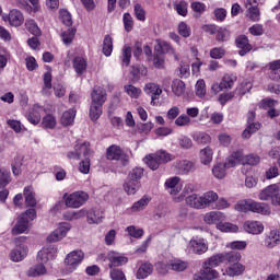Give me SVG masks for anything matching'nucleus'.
Listing matches in <instances>:
<instances>
[{"instance_id": "nucleus-52", "label": "nucleus", "mask_w": 280, "mask_h": 280, "mask_svg": "<svg viewBox=\"0 0 280 280\" xmlns=\"http://www.w3.org/2000/svg\"><path fill=\"white\" fill-rule=\"evenodd\" d=\"M177 32L182 38H189V36H191V26H189L187 22H179Z\"/></svg>"}, {"instance_id": "nucleus-50", "label": "nucleus", "mask_w": 280, "mask_h": 280, "mask_svg": "<svg viewBox=\"0 0 280 280\" xmlns=\"http://www.w3.org/2000/svg\"><path fill=\"white\" fill-rule=\"evenodd\" d=\"M247 12L249 14V20L253 21V23H257L261 21V11L259 10L258 5H252L247 9Z\"/></svg>"}, {"instance_id": "nucleus-16", "label": "nucleus", "mask_w": 280, "mask_h": 280, "mask_svg": "<svg viewBox=\"0 0 280 280\" xmlns=\"http://www.w3.org/2000/svg\"><path fill=\"white\" fill-rule=\"evenodd\" d=\"M71 230L68 223H62L58 229H56L48 237L47 242H60V240L67 237V233Z\"/></svg>"}, {"instance_id": "nucleus-25", "label": "nucleus", "mask_w": 280, "mask_h": 280, "mask_svg": "<svg viewBox=\"0 0 280 280\" xmlns=\"http://www.w3.org/2000/svg\"><path fill=\"white\" fill-rule=\"evenodd\" d=\"M152 202V197L149 195H143L142 198L129 208L130 213H138V211H143Z\"/></svg>"}, {"instance_id": "nucleus-22", "label": "nucleus", "mask_w": 280, "mask_h": 280, "mask_svg": "<svg viewBox=\"0 0 280 280\" xmlns=\"http://www.w3.org/2000/svg\"><path fill=\"white\" fill-rule=\"evenodd\" d=\"M195 167H196V165L194 164V162L188 161V160H180V161L176 162V164H175L176 173L182 176L189 174V172L195 170Z\"/></svg>"}, {"instance_id": "nucleus-46", "label": "nucleus", "mask_w": 280, "mask_h": 280, "mask_svg": "<svg viewBox=\"0 0 280 280\" xmlns=\"http://www.w3.org/2000/svg\"><path fill=\"white\" fill-rule=\"evenodd\" d=\"M104 105H97L95 103H91L90 106V118L92 121H97L100 117H102V108Z\"/></svg>"}, {"instance_id": "nucleus-28", "label": "nucleus", "mask_w": 280, "mask_h": 280, "mask_svg": "<svg viewBox=\"0 0 280 280\" xmlns=\"http://www.w3.org/2000/svg\"><path fill=\"white\" fill-rule=\"evenodd\" d=\"M121 154H124V150L117 144H112L106 150L107 161H119V159H121Z\"/></svg>"}, {"instance_id": "nucleus-43", "label": "nucleus", "mask_w": 280, "mask_h": 280, "mask_svg": "<svg viewBox=\"0 0 280 280\" xmlns=\"http://www.w3.org/2000/svg\"><path fill=\"white\" fill-rule=\"evenodd\" d=\"M120 60L122 67H130V60H132V47L124 46Z\"/></svg>"}, {"instance_id": "nucleus-44", "label": "nucleus", "mask_w": 280, "mask_h": 280, "mask_svg": "<svg viewBox=\"0 0 280 280\" xmlns=\"http://www.w3.org/2000/svg\"><path fill=\"white\" fill-rule=\"evenodd\" d=\"M131 75L133 80H140L141 78L148 75V68L144 66H132Z\"/></svg>"}, {"instance_id": "nucleus-29", "label": "nucleus", "mask_w": 280, "mask_h": 280, "mask_svg": "<svg viewBox=\"0 0 280 280\" xmlns=\"http://www.w3.org/2000/svg\"><path fill=\"white\" fill-rule=\"evenodd\" d=\"M154 266L151 262H143L136 272L137 279H148L152 275Z\"/></svg>"}, {"instance_id": "nucleus-24", "label": "nucleus", "mask_w": 280, "mask_h": 280, "mask_svg": "<svg viewBox=\"0 0 280 280\" xmlns=\"http://www.w3.org/2000/svg\"><path fill=\"white\" fill-rule=\"evenodd\" d=\"M225 220H226V215H224V213L218 212V211L208 212L203 217V222H206V224H220L221 222H224Z\"/></svg>"}, {"instance_id": "nucleus-9", "label": "nucleus", "mask_w": 280, "mask_h": 280, "mask_svg": "<svg viewBox=\"0 0 280 280\" xmlns=\"http://www.w3.org/2000/svg\"><path fill=\"white\" fill-rule=\"evenodd\" d=\"M218 277H220V272L203 262L202 268L194 275V280H213L218 279Z\"/></svg>"}, {"instance_id": "nucleus-15", "label": "nucleus", "mask_w": 280, "mask_h": 280, "mask_svg": "<svg viewBox=\"0 0 280 280\" xmlns=\"http://www.w3.org/2000/svg\"><path fill=\"white\" fill-rule=\"evenodd\" d=\"M164 187L171 196H178L179 191H183V184H180V177L174 176L165 180Z\"/></svg>"}, {"instance_id": "nucleus-60", "label": "nucleus", "mask_w": 280, "mask_h": 280, "mask_svg": "<svg viewBox=\"0 0 280 280\" xmlns=\"http://www.w3.org/2000/svg\"><path fill=\"white\" fill-rule=\"evenodd\" d=\"M10 172L7 168H0V189L8 187L10 185Z\"/></svg>"}, {"instance_id": "nucleus-61", "label": "nucleus", "mask_w": 280, "mask_h": 280, "mask_svg": "<svg viewBox=\"0 0 280 280\" xmlns=\"http://www.w3.org/2000/svg\"><path fill=\"white\" fill-rule=\"evenodd\" d=\"M195 91L197 97H205V95H207V83L205 82V80L200 79L197 81L195 85Z\"/></svg>"}, {"instance_id": "nucleus-30", "label": "nucleus", "mask_w": 280, "mask_h": 280, "mask_svg": "<svg viewBox=\"0 0 280 280\" xmlns=\"http://www.w3.org/2000/svg\"><path fill=\"white\" fill-rule=\"evenodd\" d=\"M277 244H280V231L272 230L266 236L265 245L267 246V248H275V246H277Z\"/></svg>"}, {"instance_id": "nucleus-14", "label": "nucleus", "mask_w": 280, "mask_h": 280, "mask_svg": "<svg viewBox=\"0 0 280 280\" xmlns=\"http://www.w3.org/2000/svg\"><path fill=\"white\" fill-rule=\"evenodd\" d=\"M45 113H47V109H45L44 106L35 104L33 105L32 109L27 114V120L33 126H38Z\"/></svg>"}, {"instance_id": "nucleus-5", "label": "nucleus", "mask_w": 280, "mask_h": 280, "mask_svg": "<svg viewBox=\"0 0 280 280\" xmlns=\"http://www.w3.org/2000/svg\"><path fill=\"white\" fill-rule=\"evenodd\" d=\"M170 161H174V155L167 153L166 151H159L155 154H150L144 158V163H147L150 170H159L160 165L163 163H170Z\"/></svg>"}, {"instance_id": "nucleus-10", "label": "nucleus", "mask_w": 280, "mask_h": 280, "mask_svg": "<svg viewBox=\"0 0 280 280\" xmlns=\"http://www.w3.org/2000/svg\"><path fill=\"white\" fill-rule=\"evenodd\" d=\"M106 259L108 262L109 268H119L121 266H126L128 264V257L126 255L110 250L108 252Z\"/></svg>"}, {"instance_id": "nucleus-47", "label": "nucleus", "mask_w": 280, "mask_h": 280, "mask_svg": "<svg viewBox=\"0 0 280 280\" xmlns=\"http://www.w3.org/2000/svg\"><path fill=\"white\" fill-rule=\"evenodd\" d=\"M153 65L155 69H164L165 67V54L162 50H158L153 56Z\"/></svg>"}, {"instance_id": "nucleus-39", "label": "nucleus", "mask_w": 280, "mask_h": 280, "mask_svg": "<svg viewBox=\"0 0 280 280\" xmlns=\"http://www.w3.org/2000/svg\"><path fill=\"white\" fill-rule=\"evenodd\" d=\"M242 260V254H240V252H228V253H223V261H226L228 264L234 265V264H240V261Z\"/></svg>"}, {"instance_id": "nucleus-6", "label": "nucleus", "mask_w": 280, "mask_h": 280, "mask_svg": "<svg viewBox=\"0 0 280 280\" xmlns=\"http://www.w3.org/2000/svg\"><path fill=\"white\" fill-rule=\"evenodd\" d=\"M66 207H69L70 209H80L83 205H86L89 201V194L82 190L74 191L67 196L65 194L63 196Z\"/></svg>"}, {"instance_id": "nucleus-17", "label": "nucleus", "mask_w": 280, "mask_h": 280, "mask_svg": "<svg viewBox=\"0 0 280 280\" xmlns=\"http://www.w3.org/2000/svg\"><path fill=\"white\" fill-rule=\"evenodd\" d=\"M106 89L102 86H94L91 93L92 104L104 106L106 104Z\"/></svg>"}, {"instance_id": "nucleus-62", "label": "nucleus", "mask_w": 280, "mask_h": 280, "mask_svg": "<svg viewBox=\"0 0 280 280\" xmlns=\"http://www.w3.org/2000/svg\"><path fill=\"white\" fill-rule=\"evenodd\" d=\"M235 78H233V75L231 74H224L220 81L221 86L224 89H233L234 84H235Z\"/></svg>"}, {"instance_id": "nucleus-38", "label": "nucleus", "mask_w": 280, "mask_h": 280, "mask_svg": "<svg viewBox=\"0 0 280 280\" xmlns=\"http://www.w3.org/2000/svg\"><path fill=\"white\" fill-rule=\"evenodd\" d=\"M258 130H261V122H250L242 132V138L250 139Z\"/></svg>"}, {"instance_id": "nucleus-57", "label": "nucleus", "mask_w": 280, "mask_h": 280, "mask_svg": "<svg viewBox=\"0 0 280 280\" xmlns=\"http://www.w3.org/2000/svg\"><path fill=\"white\" fill-rule=\"evenodd\" d=\"M226 56V49L224 47H214L210 49V58L212 60H222Z\"/></svg>"}, {"instance_id": "nucleus-37", "label": "nucleus", "mask_w": 280, "mask_h": 280, "mask_svg": "<svg viewBox=\"0 0 280 280\" xmlns=\"http://www.w3.org/2000/svg\"><path fill=\"white\" fill-rule=\"evenodd\" d=\"M72 67L78 75H82L86 71V59L84 57H74Z\"/></svg>"}, {"instance_id": "nucleus-23", "label": "nucleus", "mask_w": 280, "mask_h": 280, "mask_svg": "<svg viewBox=\"0 0 280 280\" xmlns=\"http://www.w3.org/2000/svg\"><path fill=\"white\" fill-rule=\"evenodd\" d=\"M243 229L246 233H250L252 235H260V233H264V224L259 221H246Z\"/></svg>"}, {"instance_id": "nucleus-49", "label": "nucleus", "mask_w": 280, "mask_h": 280, "mask_svg": "<svg viewBox=\"0 0 280 280\" xmlns=\"http://www.w3.org/2000/svg\"><path fill=\"white\" fill-rule=\"evenodd\" d=\"M25 27L33 36H40L43 33L34 20H26Z\"/></svg>"}, {"instance_id": "nucleus-54", "label": "nucleus", "mask_w": 280, "mask_h": 280, "mask_svg": "<svg viewBox=\"0 0 280 280\" xmlns=\"http://www.w3.org/2000/svg\"><path fill=\"white\" fill-rule=\"evenodd\" d=\"M75 32H78V30L68 28L61 34V38L65 45H71V43H73V39L75 38Z\"/></svg>"}, {"instance_id": "nucleus-36", "label": "nucleus", "mask_w": 280, "mask_h": 280, "mask_svg": "<svg viewBox=\"0 0 280 280\" xmlns=\"http://www.w3.org/2000/svg\"><path fill=\"white\" fill-rule=\"evenodd\" d=\"M244 270H246V267L240 262H235L232 266H229L225 269V272L228 277H240V275L244 273Z\"/></svg>"}, {"instance_id": "nucleus-11", "label": "nucleus", "mask_w": 280, "mask_h": 280, "mask_svg": "<svg viewBox=\"0 0 280 280\" xmlns=\"http://www.w3.org/2000/svg\"><path fill=\"white\" fill-rule=\"evenodd\" d=\"M235 47L238 50V56H246L247 54H250L253 51V44H250V39H248V36L246 35H238L235 38Z\"/></svg>"}, {"instance_id": "nucleus-20", "label": "nucleus", "mask_w": 280, "mask_h": 280, "mask_svg": "<svg viewBox=\"0 0 280 280\" xmlns=\"http://www.w3.org/2000/svg\"><path fill=\"white\" fill-rule=\"evenodd\" d=\"M244 161V152L242 150H237L231 153L230 156L225 160L224 164L228 170H231V167H235V165L241 164L243 165Z\"/></svg>"}, {"instance_id": "nucleus-8", "label": "nucleus", "mask_w": 280, "mask_h": 280, "mask_svg": "<svg viewBox=\"0 0 280 280\" xmlns=\"http://www.w3.org/2000/svg\"><path fill=\"white\" fill-rule=\"evenodd\" d=\"M189 248L194 255H205L209 250V243L200 236H192L189 241Z\"/></svg>"}, {"instance_id": "nucleus-26", "label": "nucleus", "mask_w": 280, "mask_h": 280, "mask_svg": "<svg viewBox=\"0 0 280 280\" xmlns=\"http://www.w3.org/2000/svg\"><path fill=\"white\" fill-rule=\"evenodd\" d=\"M9 23L13 27H21L25 23V16H23L21 11L13 9L9 13Z\"/></svg>"}, {"instance_id": "nucleus-33", "label": "nucleus", "mask_w": 280, "mask_h": 280, "mask_svg": "<svg viewBox=\"0 0 280 280\" xmlns=\"http://www.w3.org/2000/svg\"><path fill=\"white\" fill-rule=\"evenodd\" d=\"M171 89L176 97H183L185 95V82L180 79H174Z\"/></svg>"}, {"instance_id": "nucleus-12", "label": "nucleus", "mask_w": 280, "mask_h": 280, "mask_svg": "<svg viewBox=\"0 0 280 280\" xmlns=\"http://www.w3.org/2000/svg\"><path fill=\"white\" fill-rule=\"evenodd\" d=\"M83 156H91V148L89 143L83 142L74 147V151H69L67 158L73 161H80Z\"/></svg>"}, {"instance_id": "nucleus-63", "label": "nucleus", "mask_w": 280, "mask_h": 280, "mask_svg": "<svg viewBox=\"0 0 280 280\" xmlns=\"http://www.w3.org/2000/svg\"><path fill=\"white\" fill-rule=\"evenodd\" d=\"M260 161H261V158L253 153L246 156L243 155V165H258Z\"/></svg>"}, {"instance_id": "nucleus-56", "label": "nucleus", "mask_w": 280, "mask_h": 280, "mask_svg": "<svg viewBox=\"0 0 280 280\" xmlns=\"http://www.w3.org/2000/svg\"><path fill=\"white\" fill-rule=\"evenodd\" d=\"M226 170L229 168L225 166V164L220 163L213 166L212 174L215 178L222 179L224 176H226Z\"/></svg>"}, {"instance_id": "nucleus-7", "label": "nucleus", "mask_w": 280, "mask_h": 280, "mask_svg": "<svg viewBox=\"0 0 280 280\" xmlns=\"http://www.w3.org/2000/svg\"><path fill=\"white\" fill-rule=\"evenodd\" d=\"M25 240H27L25 236H19L15 238V248L10 253L11 261H23V259L27 257L28 249L27 245H25Z\"/></svg>"}, {"instance_id": "nucleus-64", "label": "nucleus", "mask_w": 280, "mask_h": 280, "mask_svg": "<svg viewBox=\"0 0 280 280\" xmlns=\"http://www.w3.org/2000/svg\"><path fill=\"white\" fill-rule=\"evenodd\" d=\"M109 277L112 280H127L126 273L119 268H110Z\"/></svg>"}, {"instance_id": "nucleus-31", "label": "nucleus", "mask_w": 280, "mask_h": 280, "mask_svg": "<svg viewBox=\"0 0 280 280\" xmlns=\"http://www.w3.org/2000/svg\"><path fill=\"white\" fill-rule=\"evenodd\" d=\"M269 78L273 82H280V59L269 62Z\"/></svg>"}, {"instance_id": "nucleus-41", "label": "nucleus", "mask_w": 280, "mask_h": 280, "mask_svg": "<svg viewBox=\"0 0 280 280\" xmlns=\"http://www.w3.org/2000/svg\"><path fill=\"white\" fill-rule=\"evenodd\" d=\"M200 161L203 165H209L213 161V149L206 147L200 151Z\"/></svg>"}, {"instance_id": "nucleus-32", "label": "nucleus", "mask_w": 280, "mask_h": 280, "mask_svg": "<svg viewBox=\"0 0 280 280\" xmlns=\"http://www.w3.org/2000/svg\"><path fill=\"white\" fill-rule=\"evenodd\" d=\"M75 113L77 112L73 108L66 110L60 118L61 126H73V121H75Z\"/></svg>"}, {"instance_id": "nucleus-34", "label": "nucleus", "mask_w": 280, "mask_h": 280, "mask_svg": "<svg viewBox=\"0 0 280 280\" xmlns=\"http://www.w3.org/2000/svg\"><path fill=\"white\" fill-rule=\"evenodd\" d=\"M214 35L217 43H228L231 39V31L226 27L218 26Z\"/></svg>"}, {"instance_id": "nucleus-58", "label": "nucleus", "mask_w": 280, "mask_h": 280, "mask_svg": "<svg viewBox=\"0 0 280 280\" xmlns=\"http://www.w3.org/2000/svg\"><path fill=\"white\" fill-rule=\"evenodd\" d=\"M190 8L192 10V12L196 13V19H200V16H202V14L206 12L207 10V4L202 3V2H192L190 4Z\"/></svg>"}, {"instance_id": "nucleus-18", "label": "nucleus", "mask_w": 280, "mask_h": 280, "mask_svg": "<svg viewBox=\"0 0 280 280\" xmlns=\"http://www.w3.org/2000/svg\"><path fill=\"white\" fill-rule=\"evenodd\" d=\"M144 92L147 95H151V105L156 106V100L161 97V94L163 93V90L159 84L155 83H147L144 86Z\"/></svg>"}, {"instance_id": "nucleus-45", "label": "nucleus", "mask_w": 280, "mask_h": 280, "mask_svg": "<svg viewBox=\"0 0 280 280\" xmlns=\"http://www.w3.org/2000/svg\"><path fill=\"white\" fill-rule=\"evenodd\" d=\"M103 54L108 58L113 54V37L110 35H105L103 40Z\"/></svg>"}, {"instance_id": "nucleus-40", "label": "nucleus", "mask_w": 280, "mask_h": 280, "mask_svg": "<svg viewBox=\"0 0 280 280\" xmlns=\"http://www.w3.org/2000/svg\"><path fill=\"white\" fill-rule=\"evenodd\" d=\"M203 264H206V266H210L211 268H218L220 264H224V253L211 256Z\"/></svg>"}, {"instance_id": "nucleus-51", "label": "nucleus", "mask_w": 280, "mask_h": 280, "mask_svg": "<svg viewBox=\"0 0 280 280\" xmlns=\"http://www.w3.org/2000/svg\"><path fill=\"white\" fill-rule=\"evenodd\" d=\"M59 19L66 27H71L73 25V19L71 18V13L65 9L59 11Z\"/></svg>"}, {"instance_id": "nucleus-19", "label": "nucleus", "mask_w": 280, "mask_h": 280, "mask_svg": "<svg viewBox=\"0 0 280 280\" xmlns=\"http://www.w3.org/2000/svg\"><path fill=\"white\" fill-rule=\"evenodd\" d=\"M278 194H279V186H277V184H273L262 189L259 192L258 197H259V200H271V205H272Z\"/></svg>"}, {"instance_id": "nucleus-35", "label": "nucleus", "mask_w": 280, "mask_h": 280, "mask_svg": "<svg viewBox=\"0 0 280 280\" xmlns=\"http://www.w3.org/2000/svg\"><path fill=\"white\" fill-rule=\"evenodd\" d=\"M89 224H100L102 222L103 213L100 210L91 209L85 211Z\"/></svg>"}, {"instance_id": "nucleus-53", "label": "nucleus", "mask_w": 280, "mask_h": 280, "mask_svg": "<svg viewBox=\"0 0 280 280\" xmlns=\"http://www.w3.org/2000/svg\"><path fill=\"white\" fill-rule=\"evenodd\" d=\"M125 93H127V95H129V97H131L132 100H139V97H141V89L137 88L135 85H125Z\"/></svg>"}, {"instance_id": "nucleus-42", "label": "nucleus", "mask_w": 280, "mask_h": 280, "mask_svg": "<svg viewBox=\"0 0 280 280\" xmlns=\"http://www.w3.org/2000/svg\"><path fill=\"white\" fill-rule=\"evenodd\" d=\"M57 124L58 122L56 121V116H54L51 114H47L42 119V126L46 130H54V128H56Z\"/></svg>"}, {"instance_id": "nucleus-48", "label": "nucleus", "mask_w": 280, "mask_h": 280, "mask_svg": "<svg viewBox=\"0 0 280 280\" xmlns=\"http://www.w3.org/2000/svg\"><path fill=\"white\" fill-rule=\"evenodd\" d=\"M218 231L222 233H237L238 229L237 225L233 223H223L222 221L217 224Z\"/></svg>"}, {"instance_id": "nucleus-2", "label": "nucleus", "mask_w": 280, "mask_h": 280, "mask_svg": "<svg viewBox=\"0 0 280 280\" xmlns=\"http://www.w3.org/2000/svg\"><path fill=\"white\" fill-rule=\"evenodd\" d=\"M235 210L241 213H248V211H252L253 213H261V215H270V206L252 199L238 201L235 205Z\"/></svg>"}, {"instance_id": "nucleus-1", "label": "nucleus", "mask_w": 280, "mask_h": 280, "mask_svg": "<svg viewBox=\"0 0 280 280\" xmlns=\"http://www.w3.org/2000/svg\"><path fill=\"white\" fill-rule=\"evenodd\" d=\"M218 200V194L213 190L205 192L202 196L192 194L186 198V203L192 209H207Z\"/></svg>"}, {"instance_id": "nucleus-3", "label": "nucleus", "mask_w": 280, "mask_h": 280, "mask_svg": "<svg viewBox=\"0 0 280 280\" xmlns=\"http://www.w3.org/2000/svg\"><path fill=\"white\" fill-rule=\"evenodd\" d=\"M36 220V209H27L18 219L16 224L12 228V235H21L30 229V222Z\"/></svg>"}, {"instance_id": "nucleus-21", "label": "nucleus", "mask_w": 280, "mask_h": 280, "mask_svg": "<svg viewBox=\"0 0 280 280\" xmlns=\"http://www.w3.org/2000/svg\"><path fill=\"white\" fill-rule=\"evenodd\" d=\"M23 196L25 198V205L30 209H36L38 201H36V191H34L33 186H26L23 190Z\"/></svg>"}, {"instance_id": "nucleus-59", "label": "nucleus", "mask_w": 280, "mask_h": 280, "mask_svg": "<svg viewBox=\"0 0 280 280\" xmlns=\"http://www.w3.org/2000/svg\"><path fill=\"white\" fill-rule=\"evenodd\" d=\"M143 172L144 171L141 167H135L129 172L127 178L136 180L137 183H141V179L143 178Z\"/></svg>"}, {"instance_id": "nucleus-55", "label": "nucleus", "mask_w": 280, "mask_h": 280, "mask_svg": "<svg viewBox=\"0 0 280 280\" xmlns=\"http://www.w3.org/2000/svg\"><path fill=\"white\" fill-rule=\"evenodd\" d=\"M252 89L253 83L250 81H244L235 89V93H237V95H241L242 97L246 95V93H250Z\"/></svg>"}, {"instance_id": "nucleus-27", "label": "nucleus", "mask_w": 280, "mask_h": 280, "mask_svg": "<svg viewBox=\"0 0 280 280\" xmlns=\"http://www.w3.org/2000/svg\"><path fill=\"white\" fill-rule=\"evenodd\" d=\"M122 187L128 196H135L141 188V182H136L135 179L127 177Z\"/></svg>"}, {"instance_id": "nucleus-4", "label": "nucleus", "mask_w": 280, "mask_h": 280, "mask_svg": "<svg viewBox=\"0 0 280 280\" xmlns=\"http://www.w3.org/2000/svg\"><path fill=\"white\" fill-rule=\"evenodd\" d=\"M37 260L40 261V264L31 267L26 272L27 277L34 279L36 277H43V275H47V268L45 267V264L49 261V254L47 249H42L38 252Z\"/></svg>"}, {"instance_id": "nucleus-13", "label": "nucleus", "mask_w": 280, "mask_h": 280, "mask_svg": "<svg viewBox=\"0 0 280 280\" xmlns=\"http://www.w3.org/2000/svg\"><path fill=\"white\" fill-rule=\"evenodd\" d=\"M83 260L84 252H82V249H74L66 256L65 265L71 266V268L75 270V268H78V266H80V264H82Z\"/></svg>"}]
</instances>
